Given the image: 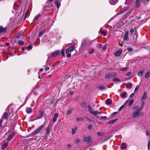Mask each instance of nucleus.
Segmentation results:
<instances>
[{"mask_svg": "<svg viewBox=\"0 0 150 150\" xmlns=\"http://www.w3.org/2000/svg\"><path fill=\"white\" fill-rule=\"evenodd\" d=\"M144 101H142V104L141 107L140 108H141V109H142V110L143 109V108L144 106Z\"/></svg>", "mask_w": 150, "mask_h": 150, "instance_id": "40", "label": "nucleus"}, {"mask_svg": "<svg viewBox=\"0 0 150 150\" xmlns=\"http://www.w3.org/2000/svg\"><path fill=\"white\" fill-rule=\"evenodd\" d=\"M80 141V140L79 139H77L76 140V142L77 143L79 142Z\"/></svg>", "mask_w": 150, "mask_h": 150, "instance_id": "64", "label": "nucleus"}, {"mask_svg": "<svg viewBox=\"0 0 150 150\" xmlns=\"http://www.w3.org/2000/svg\"><path fill=\"white\" fill-rule=\"evenodd\" d=\"M54 2L55 4L56 5L57 7V8H59L60 6V3L59 2L58 0H55Z\"/></svg>", "mask_w": 150, "mask_h": 150, "instance_id": "10", "label": "nucleus"}, {"mask_svg": "<svg viewBox=\"0 0 150 150\" xmlns=\"http://www.w3.org/2000/svg\"><path fill=\"white\" fill-rule=\"evenodd\" d=\"M117 120V119H115L114 120H110L109 121V122L108 123V124H113L114 123H115Z\"/></svg>", "mask_w": 150, "mask_h": 150, "instance_id": "24", "label": "nucleus"}, {"mask_svg": "<svg viewBox=\"0 0 150 150\" xmlns=\"http://www.w3.org/2000/svg\"><path fill=\"white\" fill-rule=\"evenodd\" d=\"M139 88V86H137L135 88V89H134V92H136V91H137V90H138V88Z\"/></svg>", "mask_w": 150, "mask_h": 150, "instance_id": "47", "label": "nucleus"}, {"mask_svg": "<svg viewBox=\"0 0 150 150\" xmlns=\"http://www.w3.org/2000/svg\"><path fill=\"white\" fill-rule=\"evenodd\" d=\"M150 74V71H149L148 72H147L146 74H145V77L146 78H148Z\"/></svg>", "mask_w": 150, "mask_h": 150, "instance_id": "30", "label": "nucleus"}, {"mask_svg": "<svg viewBox=\"0 0 150 150\" xmlns=\"http://www.w3.org/2000/svg\"><path fill=\"white\" fill-rule=\"evenodd\" d=\"M67 54V57H70V56H71V54L70 53H68Z\"/></svg>", "mask_w": 150, "mask_h": 150, "instance_id": "63", "label": "nucleus"}, {"mask_svg": "<svg viewBox=\"0 0 150 150\" xmlns=\"http://www.w3.org/2000/svg\"><path fill=\"white\" fill-rule=\"evenodd\" d=\"M60 52L59 50H57L54 52L52 54V56L53 57H55L56 56L58 55L59 54Z\"/></svg>", "mask_w": 150, "mask_h": 150, "instance_id": "5", "label": "nucleus"}, {"mask_svg": "<svg viewBox=\"0 0 150 150\" xmlns=\"http://www.w3.org/2000/svg\"><path fill=\"white\" fill-rule=\"evenodd\" d=\"M128 33L127 31H126L125 33V36L124 37V40L125 41L127 40H128Z\"/></svg>", "mask_w": 150, "mask_h": 150, "instance_id": "9", "label": "nucleus"}, {"mask_svg": "<svg viewBox=\"0 0 150 150\" xmlns=\"http://www.w3.org/2000/svg\"><path fill=\"white\" fill-rule=\"evenodd\" d=\"M18 44L20 45H23L24 44V42L22 41L19 40L18 42Z\"/></svg>", "mask_w": 150, "mask_h": 150, "instance_id": "34", "label": "nucleus"}, {"mask_svg": "<svg viewBox=\"0 0 150 150\" xmlns=\"http://www.w3.org/2000/svg\"><path fill=\"white\" fill-rule=\"evenodd\" d=\"M147 98V92L146 91H145L144 92L142 98V100H143L146 99Z\"/></svg>", "mask_w": 150, "mask_h": 150, "instance_id": "16", "label": "nucleus"}, {"mask_svg": "<svg viewBox=\"0 0 150 150\" xmlns=\"http://www.w3.org/2000/svg\"><path fill=\"white\" fill-rule=\"evenodd\" d=\"M6 146L4 144H3L2 147V150H4L6 148Z\"/></svg>", "mask_w": 150, "mask_h": 150, "instance_id": "46", "label": "nucleus"}, {"mask_svg": "<svg viewBox=\"0 0 150 150\" xmlns=\"http://www.w3.org/2000/svg\"><path fill=\"white\" fill-rule=\"evenodd\" d=\"M132 86V84L129 83L127 84L126 85V87L127 88H131Z\"/></svg>", "mask_w": 150, "mask_h": 150, "instance_id": "33", "label": "nucleus"}, {"mask_svg": "<svg viewBox=\"0 0 150 150\" xmlns=\"http://www.w3.org/2000/svg\"><path fill=\"white\" fill-rule=\"evenodd\" d=\"M118 0H109L110 4L112 5H114L116 4Z\"/></svg>", "mask_w": 150, "mask_h": 150, "instance_id": "11", "label": "nucleus"}, {"mask_svg": "<svg viewBox=\"0 0 150 150\" xmlns=\"http://www.w3.org/2000/svg\"><path fill=\"white\" fill-rule=\"evenodd\" d=\"M122 53V50H120L117 51L115 53V55L116 57H118Z\"/></svg>", "mask_w": 150, "mask_h": 150, "instance_id": "8", "label": "nucleus"}, {"mask_svg": "<svg viewBox=\"0 0 150 150\" xmlns=\"http://www.w3.org/2000/svg\"><path fill=\"white\" fill-rule=\"evenodd\" d=\"M129 99H128L127 100L126 102L123 105L125 106V105L129 102Z\"/></svg>", "mask_w": 150, "mask_h": 150, "instance_id": "52", "label": "nucleus"}, {"mask_svg": "<svg viewBox=\"0 0 150 150\" xmlns=\"http://www.w3.org/2000/svg\"><path fill=\"white\" fill-rule=\"evenodd\" d=\"M76 120L78 121H82L83 120V119L82 117H77Z\"/></svg>", "mask_w": 150, "mask_h": 150, "instance_id": "29", "label": "nucleus"}, {"mask_svg": "<svg viewBox=\"0 0 150 150\" xmlns=\"http://www.w3.org/2000/svg\"><path fill=\"white\" fill-rule=\"evenodd\" d=\"M15 135L14 133H12L8 137V141H10L14 137Z\"/></svg>", "mask_w": 150, "mask_h": 150, "instance_id": "14", "label": "nucleus"}, {"mask_svg": "<svg viewBox=\"0 0 150 150\" xmlns=\"http://www.w3.org/2000/svg\"><path fill=\"white\" fill-rule=\"evenodd\" d=\"M111 77L112 74H107L105 76V78L107 79H109Z\"/></svg>", "mask_w": 150, "mask_h": 150, "instance_id": "25", "label": "nucleus"}, {"mask_svg": "<svg viewBox=\"0 0 150 150\" xmlns=\"http://www.w3.org/2000/svg\"><path fill=\"white\" fill-rule=\"evenodd\" d=\"M78 129V127L77 126H76L72 130V134H74L76 132V130Z\"/></svg>", "mask_w": 150, "mask_h": 150, "instance_id": "18", "label": "nucleus"}, {"mask_svg": "<svg viewBox=\"0 0 150 150\" xmlns=\"http://www.w3.org/2000/svg\"><path fill=\"white\" fill-rule=\"evenodd\" d=\"M133 109L135 110L132 115L133 117L136 118L142 115L143 114L141 112L142 110L141 108L137 107H133Z\"/></svg>", "mask_w": 150, "mask_h": 150, "instance_id": "1", "label": "nucleus"}, {"mask_svg": "<svg viewBox=\"0 0 150 150\" xmlns=\"http://www.w3.org/2000/svg\"><path fill=\"white\" fill-rule=\"evenodd\" d=\"M88 108L89 112L92 114L93 112H94L93 108L90 105H88Z\"/></svg>", "mask_w": 150, "mask_h": 150, "instance_id": "12", "label": "nucleus"}, {"mask_svg": "<svg viewBox=\"0 0 150 150\" xmlns=\"http://www.w3.org/2000/svg\"><path fill=\"white\" fill-rule=\"evenodd\" d=\"M6 31V28H3L2 26H0V33H4Z\"/></svg>", "mask_w": 150, "mask_h": 150, "instance_id": "7", "label": "nucleus"}, {"mask_svg": "<svg viewBox=\"0 0 150 150\" xmlns=\"http://www.w3.org/2000/svg\"><path fill=\"white\" fill-rule=\"evenodd\" d=\"M134 101V100L133 99H132L129 102V105L130 106L133 103Z\"/></svg>", "mask_w": 150, "mask_h": 150, "instance_id": "37", "label": "nucleus"}, {"mask_svg": "<svg viewBox=\"0 0 150 150\" xmlns=\"http://www.w3.org/2000/svg\"><path fill=\"white\" fill-rule=\"evenodd\" d=\"M112 80H113V81H120V80L119 79H118L115 77L113 78Z\"/></svg>", "mask_w": 150, "mask_h": 150, "instance_id": "35", "label": "nucleus"}, {"mask_svg": "<svg viewBox=\"0 0 150 150\" xmlns=\"http://www.w3.org/2000/svg\"><path fill=\"white\" fill-rule=\"evenodd\" d=\"M128 68L127 67H126L125 68H121L120 69V70L121 71H125L126 70H127V69H128Z\"/></svg>", "mask_w": 150, "mask_h": 150, "instance_id": "39", "label": "nucleus"}, {"mask_svg": "<svg viewBox=\"0 0 150 150\" xmlns=\"http://www.w3.org/2000/svg\"><path fill=\"white\" fill-rule=\"evenodd\" d=\"M40 14L39 13V14H38V15H37L36 16H35L34 18L33 21L34 22L35 21H36L38 18L40 17Z\"/></svg>", "mask_w": 150, "mask_h": 150, "instance_id": "26", "label": "nucleus"}, {"mask_svg": "<svg viewBox=\"0 0 150 150\" xmlns=\"http://www.w3.org/2000/svg\"><path fill=\"white\" fill-rule=\"evenodd\" d=\"M134 93H132V94H131L129 96V98H130L132 97H133L134 96Z\"/></svg>", "mask_w": 150, "mask_h": 150, "instance_id": "60", "label": "nucleus"}, {"mask_svg": "<svg viewBox=\"0 0 150 150\" xmlns=\"http://www.w3.org/2000/svg\"><path fill=\"white\" fill-rule=\"evenodd\" d=\"M87 141L88 143H91L92 142V139L91 136H88L87 138Z\"/></svg>", "mask_w": 150, "mask_h": 150, "instance_id": "22", "label": "nucleus"}, {"mask_svg": "<svg viewBox=\"0 0 150 150\" xmlns=\"http://www.w3.org/2000/svg\"><path fill=\"white\" fill-rule=\"evenodd\" d=\"M43 116V112L42 111H40L39 112V115L37 117V118L36 119V120H37L38 119H40L42 118Z\"/></svg>", "mask_w": 150, "mask_h": 150, "instance_id": "6", "label": "nucleus"}, {"mask_svg": "<svg viewBox=\"0 0 150 150\" xmlns=\"http://www.w3.org/2000/svg\"><path fill=\"white\" fill-rule=\"evenodd\" d=\"M71 113V111L69 110H68V111H67V114L68 115H69Z\"/></svg>", "mask_w": 150, "mask_h": 150, "instance_id": "50", "label": "nucleus"}, {"mask_svg": "<svg viewBox=\"0 0 150 150\" xmlns=\"http://www.w3.org/2000/svg\"><path fill=\"white\" fill-rule=\"evenodd\" d=\"M128 51L130 52L133 50V49L131 48H128L127 49Z\"/></svg>", "mask_w": 150, "mask_h": 150, "instance_id": "58", "label": "nucleus"}, {"mask_svg": "<svg viewBox=\"0 0 150 150\" xmlns=\"http://www.w3.org/2000/svg\"><path fill=\"white\" fill-rule=\"evenodd\" d=\"M49 70V67H48L47 66L45 69V70L47 71Z\"/></svg>", "mask_w": 150, "mask_h": 150, "instance_id": "54", "label": "nucleus"}, {"mask_svg": "<svg viewBox=\"0 0 150 150\" xmlns=\"http://www.w3.org/2000/svg\"><path fill=\"white\" fill-rule=\"evenodd\" d=\"M58 117V115L57 113H55L54 114V117L57 118Z\"/></svg>", "mask_w": 150, "mask_h": 150, "instance_id": "62", "label": "nucleus"}, {"mask_svg": "<svg viewBox=\"0 0 150 150\" xmlns=\"http://www.w3.org/2000/svg\"><path fill=\"white\" fill-rule=\"evenodd\" d=\"M74 47L73 46H71L69 48H67L66 50V53H68L69 52H71L74 50Z\"/></svg>", "mask_w": 150, "mask_h": 150, "instance_id": "3", "label": "nucleus"}, {"mask_svg": "<svg viewBox=\"0 0 150 150\" xmlns=\"http://www.w3.org/2000/svg\"><path fill=\"white\" fill-rule=\"evenodd\" d=\"M44 126L45 125H41L39 127L36 129L33 132V134H38L44 127Z\"/></svg>", "mask_w": 150, "mask_h": 150, "instance_id": "2", "label": "nucleus"}, {"mask_svg": "<svg viewBox=\"0 0 150 150\" xmlns=\"http://www.w3.org/2000/svg\"><path fill=\"white\" fill-rule=\"evenodd\" d=\"M46 132L47 135L50 134V126H48L46 129Z\"/></svg>", "mask_w": 150, "mask_h": 150, "instance_id": "27", "label": "nucleus"}, {"mask_svg": "<svg viewBox=\"0 0 150 150\" xmlns=\"http://www.w3.org/2000/svg\"><path fill=\"white\" fill-rule=\"evenodd\" d=\"M87 138L86 137H84L83 138V141L84 142H87Z\"/></svg>", "mask_w": 150, "mask_h": 150, "instance_id": "51", "label": "nucleus"}, {"mask_svg": "<svg viewBox=\"0 0 150 150\" xmlns=\"http://www.w3.org/2000/svg\"><path fill=\"white\" fill-rule=\"evenodd\" d=\"M121 149H125L127 148V145L125 143H123L122 144L121 146Z\"/></svg>", "mask_w": 150, "mask_h": 150, "instance_id": "17", "label": "nucleus"}, {"mask_svg": "<svg viewBox=\"0 0 150 150\" xmlns=\"http://www.w3.org/2000/svg\"><path fill=\"white\" fill-rule=\"evenodd\" d=\"M100 114V112H99L98 110H96L95 111H94V112L92 114L95 115H96L97 114Z\"/></svg>", "mask_w": 150, "mask_h": 150, "instance_id": "21", "label": "nucleus"}, {"mask_svg": "<svg viewBox=\"0 0 150 150\" xmlns=\"http://www.w3.org/2000/svg\"><path fill=\"white\" fill-rule=\"evenodd\" d=\"M106 103L108 105H110L112 104V102L110 100L108 99L106 100Z\"/></svg>", "mask_w": 150, "mask_h": 150, "instance_id": "28", "label": "nucleus"}, {"mask_svg": "<svg viewBox=\"0 0 150 150\" xmlns=\"http://www.w3.org/2000/svg\"><path fill=\"white\" fill-rule=\"evenodd\" d=\"M140 5V1L139 0H135V6L137 8H139Z\"/></svg>", "mask_w": 150, "mask_h": 150, "instance_id": "15", "label": "nucleus"}, {"mask_svg": "<svg viewBox=\"0 0 150 150\" xmlns=\"http://www.w3.org/2000/svg\"><path fill=\"white\" fill-rule=\"evenodd\" d=\"M45 29L43 30H42V31L40 32L39 33V36L41 37L42 35L45 32Z\"/></svg>", "mask_w": 150, "mask_h": 150, "instance_id": "23", "label": "nucleus"}, {"mask_svg": "<svg viewBox=\"0 0 150 150\" xmlns=\"http://www.w3.org/2000/svg\"><path fill=\"white\" fill-rule=\"evenodd\" d=\"M129 8V6H127V7H126L124 8L123 9H122L121 11L117 13V14L118 15H120L122 13L125 12Z\"/></svg>", "mask_w": 150, "mask_h": 150, "instance_id": "4", "label": "nucleus"}, {"mask_svg": "<svg viewBox=\"0 0 150 150\" xmlns=\"http://www.w3.org/2000/svg\"><path fill=\"white\" fill-rule=\"evenodd\" d=\"M110 74H112V77L113 76H115L117 75L116 73H110Z\"/></svg>", "mask_w": 150, "mask_h": 150, "instance_id": "55", "label": "nucleus"}, {"mask_svg": "<svg viewBox=\"0 0 150 150\" xmlns=\"http://www.w3.org/2000/svg\"><path fill=\"white\" fill-rule=\"evenodd\" d=\"M88 128L89 129H91L92 128V126L91 125H89L88 126Z\"/></svg>", "mask_w": 150, "mask_h": 150, "instance_id": "59", "label": "nucleus"}, {"mask_svg": "<svg viewBox=\"0 0 150 150\" xmlns=\"http://www.w3.org/2000/svg\"><path fill=\"white\" fill-rule=\"evenodd\" d=\"M28 13H29V11L28 10L25 14V17L24 18V20H25V19L27 16H28Z\"/></svg>", "mask_w": 150, "mask_h": 150, "instance_id": "38", "label": "nucleus"}, {"mask_svg": "<svg viewBox=\"0 0 150 150\" xmlns=\"http://www.w3.org/2000/svg\"><path fill=\"white\" fill-rule=\"evenodd\" d=\"M125 106L123 105H122L118 109V111H120L122 110L124 108Z\"/></svg>", "mask_w": 150, "mask_h": 150, "instance_id": "36", "label": "nucleus"}, {"mask_svg": "<svg viewBox=\"0 0 150 150\" xmlns=\"http://www.w3.org/2000/svg\"><path fill=\"white\" fill-rule=\"evenodd\" d=\"M125 3L127 4H129L130 3V0H126Z\"/></svg>", "mask_w": 150, "mask_h": 150, "instance_id": "41", "label": "nucleus"}, {"mask_svg": "<svg viewBox=\"0 0 150 150\" xmlns=\"http://www.w3.org/2000/svg\"><path fill=\"white\" fill-rule=\"evenodd\" d=\"M141 18V17L140 16H136L135 17V18L137 19L138 20H139V19H140Z\"/></svg>", "mask_w": 150, "mask_h": 150, "instance_id": "57", "label": "nucleus"}, {"mask_svg": "<svg viewBox=\"0 0 150 150\" xmlns=\"http://www.w3.org/2000/svg\"><path fill=\"white\" fill-rule=\"evenodd\" d=\"M32 47L31 45H30L28 47H27L26 48V49H32Z\"/></svg>", "mask_w": 150, "mask_h": 150, "instance_id": "48", "label": "nucleus"}, {"mask_svg": "<svg viewBox=\"0 0 150 150\" xmlns=\"http://www.w3.org/2000/svg\"><path fill=\"white\" fill-rule=\"evenodd\" d=\"M150 148V140H149L148 142V149L149 150Z\"/></svg>", "mask_w": 150, "mask_h": 150, "instance_id": "44", "label": "nucleus"}, {"mask_svg": "<svg viewBox=\"0 0 150 150\" xmlns=\"http://www.w3.org/2000/svg\"><path fill=\"white\" fill-rule=\"evenodd\" d=\"M57 120V118L54 117L52 119V121L54 122H55Z\"/></svg>", "mask_w": 150, "mask_h": 150, "instance_id": "49", "label": "nucleus"}, {"mask_svg": "<svg viewBox=\"0 0 150 150\" xmlns=\"http://www.w3.org/2000/svg\"><path fill=\"white\" fill-rule=\"evenodd\" d=\"M146 134L147 136H149L150 135V132L148 131H146Z\"/></svg>", "mask_w": 150, "mask_h": 150, "instance_id": "45", "label": "nucleus"}, {"mask_svg": "<svg viewBox=\"0 0 150 150\" xmlns=\"http://www.w3.org/2000/svg\"><path fill=\"white\" fill-rule=\"evenodd\" d=\"M61 54L63 56H64V49H62L61 50Z\"/></svg>", "mask_w": 150, "mask_h": 150, "instance_id": "42", "label": "nucleus"}, {"mask_svg": "<svg viewBox=\"0 0 150 150\" xmlns=\"http://www.w3.org/2000/svg\"><path fill=\"white\" fill-rule=\"evenodd\" d=\"M103 132H98V133H97V134L99 136H103Z\"/></svg>", "mask_w": 150, "mask_h": 150, "instance_id": "43", "label": "nucleus"}, {"mask_svg": "<svg viewBox=\"0 0 150 150\" xmlns=\"http://www.w3.org/2000/svg\"><path fill=\"white\" fill-rule=\"evenodd\" d=\"M94 52V50L93 49H92L91 51L89 52V53L90 54L93 53Z\"/></svg>", "mask_w": 150, "mask_h": 150, "instance_id": "61", "label": "nucleus"}, {"mask_svg": "<svg viewBox=\"0 0 150 150\" xmlns=\"http://www.w3.org/2000/svg\"><path fill=\"white\" fill-rule=\"evenodd\" d=\"M101 33L103 34L104 36H105L106 35V33L104 31H102Z\"/></svg>", "mask_w": 150, "mask_h": 150, "instance_id": "56", "label": "nucleus"}, {"mask_svg": "<svg viewBox=\"0 0 150 150\" xmlns=\"http://www.w3.org/2000/svg\"><path fill=\"white\" fill-rule=\"evenodd\" d=\"M126 95L127 93L125 91H124L122 92L121 94H120L121 97L122 98H125Z\"/></svg>", "mask_w": 150, "mask_h": 150, "instance_id": "13", "label": "nucleus"}, {"mask_svg": "<svg viewBox=\"0 0 150 150\" xmlns=\"http://www.w3.org/2000/svg\"><path fill=\"white\" fill-rule=\"evenodd\" d=\"M3 121V120L2 119H1L0 120V127L1 126H2V123Z\"/></svg>", "mask_w": 150, "mask_h": 150, "instance_id": "53", "label": "nucleus"}, {"mask_svg": "<svg viewBox=\"0 0 150 150\" xmlns=\"http://www.w3.org/2000/svg\"><path fill=\"white\" fill-rule=\"evenodd\" d=\"M26 112L30 114L32 112V108H27Z\"/></svg>", "mask_w": 150, "mask_h": 150, "instance_id": "19", "label": "nucleus"}, {"mask_svg": "<svg viewBox=\"0 0 150 150\" xmlns=\"http://www.w3.org/2000/svg\"><path fill=\"white\" fill-rule=\"evenodd\" d=\"M144 71V70H142L141 71H139L137 75L139 76H141L143 73Z\"/></svg>", "mask_w": 150, "mask_h": 150, "instance_id": "20", "label": "nucleus"}, {"mask_svg": "<svg viewBox=\"0 0 150 150\" xmlns=\"http://www.w3.org/2000/svg\"><path fill=\"white\" fill-rule=\"evenodd\" d=\"M7 113L6 112L4 113L3 116V118L4 119H7Z\"/></svg>", "mask_w": 150, "mask_h": 150, "instance_id": "31", "label": "nucleus"}, {"mask_svg": "<svg viewBox=\"0 0 150 150\" xmlns=\"http://www.w3.org/2000/svg\"><path fill=\"white\" fill-rule=\"evenodd\" d=\"M98 88L100 90H103L105 89V87L104 86H100L98 87Z\"/></svg>", "mask_w": 150, "mask_h": 150, "instance_id": "32", "label": "nucleus"}]
</instances>
